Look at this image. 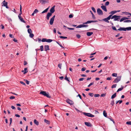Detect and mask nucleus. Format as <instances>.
<instances>
[{"label":"nucleus","instance_id":"43","mask_svg":"<svg viewBox=\"0 0 131 131\" xmlns=\"http://www.w3.org/2000/svg\"><path fill=\"white\" fill-rule=\"evenodd\" d=\"M46 39H47L46 38H43L41 41L42 42H46Z\"/></svg>","mask_w":131,"mask_h":131},{"label":"nucleus","instance_id":"20","mask_svg":"<svg viewBox=\"0 0 131 131\" xmlns=\"http://www.w3.org/2000/svg\"><path fill=\"white\" fill-rule=\"evenodd\" d=\"M18 18L20 20L23 22L24 23H25V21L23 20V18L21 17V16H18Z\"/></svg>","mask_w":131,"mask_h":131},{"label":"nucleus","instance_id":"16","mask_svg":"<svg viewBox=\"0 0 131 131\" xmlns=\"http://www.w3.org/2000/svg\"><path fill=\"white\" fill-rule=\"evenodd\" d=\"M101 8L105 11L106 12L107 11L106 8L105 6L104 5H102L101 7Z\"/></svg>","mask_w":131,"mask_h":131},{"label":"nucleus","instance_id":"50","mask_svg":"<svg viewBox=\"0 0 131 131\" xmlns=\"http://www.w3.org/2000/svg\"><path fill=\"white\" fill-rule=\"evenodd\" d=\"M38 9H35L34 12V13H38Z\"/></svg>","mask_w":131,"mask_h":131},{"label":"nucleus","instance_id":"38","mask_svg":"<svg viewBox=\"0 0 131 131\" xmlns=\"http://www.w3.org/2000/svg\"><path fill=\"white\" fill-rule=\"evenodd\" d=\"M64 79L68 82H70L69 80L68 79V78L67 77V75L64 78Z\"/></svg>","mask_w":131,"mask_h":131},{"label":"nucleus","instance_id":"18","mask_svg":"<svg viewBox=\"0 0 131 131\" xmlns=\"http://www.w3.org/2000/svg\"><path fill=\"white\" fill-rule=\"evenodd\" d=\"M109 20L110 19L108 18L107 17L105 18H103L102 19L103 20L107 23H109V22L108 21V20Z\"/></svg>","mask_w":131,"mask_h":131},{"label":"nucleus","instance_id":"22","mask_svg":"<svg viewBox=\"0 0 131 131\" xmlns=\"http://www.w3.org/2000/svg\"><path fill=\"white\" fill-rule=\"evenodd\" d=\"M50 6H49L48 8L46 9L45 10L43 11L42 12V14H43L44 13L47 12Z\"/></svg>","mask_w":131,"mask_h":131},{"label":"nucleus","instance_id":"47","mask_svg":"<svg viewBox=\"0 0 131 131\" xmlns=\"http://www.w3.org/2000/svg\"><path fill=\"white\" fill-rule=\"evenodd\" d=\"M93 84H94V82H93L91 83H90L88 85V87H89L90 86H91V85H93Z\"/></svg>","mask_w":131,"mask_h":131},{"label":"nucleus","instance_id":"53","mask_svg":"<svg viewBox=\"0 0 131 131\" xmlns=\"http://www.w3.org/2000/svg\"><path fill=\"white\" fill-rule=\"evenodd\" d=\"M113 15H112V14H111V15H110L107 17L110 20V19L111 18V17H112V16Z\"/></svg>","mask_w":131,"mask_h":131},{"label":"nucleus","instance_id":"31","mask_svg":"<svg viewBox=\"0 0 131 131\" xmlns=\"http://www.w3.org/2000/svg\"><path fill=\"white\" fill-rule=\"evenodd\" d=\"M103 114L104 116L105 117H106L107 116V113L106 112V111H104L103 112Z\"/></svg>","mask_w":131,"mask_h":131},{"label":"nucleus","instance_id":"46","mask_svg":"<svg viewBox=\"0 0 131 131\" xmlns=\"http://www.w3.org/2000/svg\"><path fill=\"white\" fill-rule=\"evenodd\" d=\"M15 98V97L13 96H12L9 97V99H14Z\"/></svg>","mask_w":131,"mask_h":131},{"label":"nucleus","instance_id":"15","mask_svg":"<svg viewBox=\"0 0 131 131\" xmlns=\"http://www.w3.org/2000/svg\"><path fill=\"white\" fill-rule=\"evenodd\" d=\"M88 127H91L92 125L90 122H85L84 123Z\"/></svg>","mask_w":131,"mask_h":131},{"label":"nucleus","instance_id":"61","mask_svg":"<svg viewBox=\"0 0 131 131\" xmlns=\"http://www.w3.org/2000/svg\"><path fill=\"white\" fill-rule=\"evenodd\" d=\"M27 64V62L25 61H24V65H25Z\"/></svg>","mask_w":131,"mask_h":131},{"label":"nucleus","instance_id":"12","mask_svg":"<svg viewBox=\"0 0 131 131\" xmlns=\"http://www.w3.org/2000/svg\"><path fill=\"white\" fill-rule=\"evenodd\" d=\"M66 101L67 103L70 105H72L73 104V102L69 99H68Z\"/></svg>","mask_w":131,"mask_h":131},{"label":"nucleus","instance_id":"41","mask_svg":"<svg viewBox=\"0 0 131 131\" xmlns=\"http://www.w3.org/2000/svg\"><path fill=\"white\" fill-rule=\"evenodd\" d=\"M126 124L128 125H131V121L127 122Z\"/></svg>","mask_w":131,"mask_h":131},{"label":"nucleus","instance_id":"60","mask_svg":"<svg viewBox=\"0 0 131 131\" xmlns=\"http://www.w3.org/2000/svg\"><path fill=\"white\" fill-rule=\"evenodd\" d=\"M106 95V94H102L101 95V97H104Z\"/></svg>","mask_w":131,"mask_h":131},{"label":"nucleus","instance_id":"42","mask_svg":"<svg viewBox=\"0 0 131 131\" xmlns=\"http://www.w3.org/2000/svg\"><path fill=\"white\" fill-rule=\"evenodd\" d=\"M91 8L92 10L93 11V12L94 13H95L96 12L95 10L94 7H92Z\"/></svg>","mask_w":131,"mask_h":131},{"label":"nucleus","instance_id":"17","mask_svg":"<svg viewBox=\"0 0 131 131\" xmlns=\"http://www.w3.org/2000/svg\"><path fill=\"white\" fill-rule=\"evenodd\" d=\"M2 6H6V5H7V3L5 1H4L2 3Z\"/></svg>","mask_w":131,"mask_h":131},{"label":"nucleus","instance_id":"6","mask_svg":"<svg viewBox=\"0 0 131 131\" xmlns=\"http://www.w3.org/2000/svg\"><path fill=\"white\" fill-rule=\"evenodd\" d=\"M97 12L98 14L99 15H102L103 14L102 11L99 8L97 9Z\"/></svg>","mask_w":131,"mask_h":131},{"label":"nucleus","instance_id":"37","mask_svg":"<svg viewBox=\"0 0 131 131\" xmlns=\"http://www.w3.org/2000/svg\"><path fill=\"white\" fill-rule=\"evenodd\" d=\"M40 49L41 50V51H42L43 50V46L42 45L40 47Z\"/></svg>","mask_w":131,"mask_h":131},{"label":"nucleus","instance_id":"33","mask_svg":"<svg viewBox=\"0 0 131 131\" xmlns=\"http://www.w3.org/2000/svg\"><path fill=\"white\" fill-rule=\"evenodd\" d=\"M28 33L30 34L32 32V31L30 28H29L28 29Z\"/></svg>","mask_w":131,"mask_h":131},{"label":"nucleus","instance_id":"52","mask_svg":"<svg viewBox=\"0 0 131 131\" xmlns=\"http://www.w3.org/2000/svg\"><path fill=\"white\" fill-rule=\"evenodd\" d=\"M20 82L21 84H22L25 85H26L25 83L23 81H20Z\"/></svg>","mask_w":131,"mask_h":131},{"label":"nucleus","instance_id":"35","mask_svg":"<svg viewBox=\"0 0 131 131\" xmlns=\"http://www.w3.org/2000/svg\"><path fill=\"white\" fill-rule=\"evenodd\" d=\"M59 37L61 38H62V39H67V37L62 36H59Z\"/></svg>","mask_w":131,"mask_h":131},{"label":"nucleus","instance_id":"28","mask_svg":"<svg viewBox=\"0 0 131 131\" xmlns=\"http://www.w3.org/2000/svg\"><path fill=\"white\" fill-rule=\"evenodd\" d=\"M90 12L91 13V14L92 15V17L93 19H95V17L94 16V15L93 14L92 12L91 11H90Z\"/></svg>","mask_w":131,"mask_h":131},{"label":"nucleus","instance_id":"13","mask_svg":"<svg viewBox=\"0 0 131 131\" xmlns=\"http://www.w3.org/2000/svg\"><path fill=\"white\" fill-rule=\"evenodd\" d=\"M120 11V10H118V11H112L110 12L109 14H112V15H113L114 14H115V13H117V12H119Z\"/></svg>","mask_w":131,"mask_h":131},{"label":"nucleus","instance_id":"26","mask_svg":"<svg viewBox=\"0 0 131 131\" xmlns=\"http://www.w3.org/2000/svg\"><path fill=\"white\" fill-rule=\"evenodd\" d=\"M116 93H115L112 95L111 98L112 99H113L114 98H115V97H116Z\"/></svg>","mask_w":131,"mask_h":131},{"label":"nucleus","instance_id":"7","mask_svg":"<svg viewBox=\"0 0 131 131\" xmlns=\"http://www.w3.org/2000/svg\"><path fill=\"white\" fill-rule=\"evenodd\" d=\"M55 17V15H54L50 19V25H52L53 24Z\"/></svg>","mask_w":131,"mask_h":131},{"label":"nucleus","instance_id":"51","mask_svg":"<svg viewBox=\"0 0 131 131\" xmlns=\"http://www.w3.org/2000/svg\"><path fill=\"white\" fill-rule=\"evenodd\" d=\"M100 96L99 94H95L94 95V96L95 97H99Z\"/></svg>","mask_w":131,"mask_h":131},{"label":"nucleus","instance_id":"32","mask_svg":"<svg viewBox=\"0 0 131 131\" xmlns=\"http://www.w3.org/2000/svg\"><path fill=\"white\" fill-rule=\"evenodd\" d=\"M52 41V40L51 39H46V42H51Z\"/></svg>","mask_w":131,"mask_h":131},{"label":"nucleus","instance_id":"40","mask_svg":"<svg viewBox=\"0 0 131 131\" xmlns=\"http://www.w3.org/2000/svg\"><path fill=\"white\" fill-rule=\"evenodd\" d=\"M124 23L126 22H131V20H125L124 21Z\"/></svg>","mask_w":131,"mask_h":131},{"label":"nucleus","instance_id":"25","mask_svg":"<svg viewBox=\"0 0 131 131\" xmlns=\"http://www.w3.org/2000/svg\"><path fill=\"white\" fill-rule=\"evenodd\" d=\"M34 122L35 124L37 125L39 124V122L36 119L34 120Z\"/></svg>","mask_w":131,"mask_h":131},{"label":"nucleus","instance_id":"21","mask_svg":"<svg viewBox=\"0 0 131 131\" xmlns=\"http://www.w3.org/2000/svg\"><path fill=\"white\" fill-rule=\"evenodd\" d=\"M129 19L127 17H124L122 18L121 19H120V22H121L126 19Z\"/></svg>","mask_w":131,"mask_h":131},{"label":"nucleus","instance_id":"44","mask_svg":"<svg viewBox=\"0 0 131 131\" xmlns=\"http://www.w3.org/2000/svg\"><path fill=\"white\" fill-rule=\"evenodd\" d=\"M108 118L111 121H112L114 124H115V121H114V120L112 118H109L108 117Z\"/></svg>","mask_w":131,"mask_h":131},{"label":"nucleus","instance_id":"19","mask_svg":"<svg viewBox=\"0 0 131 131\" xmlns=\"http://www.w3.org/2000/svg\"><path fill=\"white\" fill-rule=\"evenodd\" d=\"M27 69V68H24V70H22L21 72H23L24 74H25L28 72Z\"/></svg>","mask_w":131,"mask_h":131},{"label":"nucleus","instance_id":"36","mask_svg":"<svg viewBox=\"0 0 131 131\" xmlns=\"http://www.w3.org/2000/svg\"><path fill=\"white\" fill-rule=\"evenodd\" d=\"M117 74L116 73H113L112 74V75L113 77H117Z\"/></svg>","mask_w":131,"mask_h":131},{"label":"nucleus","instance_id":"49","mask_svg":"<svg viewBox=\"0 0 131 131\" xmlns=\"http://www.w3.org/2000/svg\"><path fill=\"white\" fill-rule=\"evenodd\" d=\"M61 66L62 64L61 63L59 64L58 65V67L60 69H61Z\"/></svg>","mask_w":131,"mask_h":131},{"label":"nucleus","instance_id":"24","mask_svg":"<svg viewBox=\"0 0 131 131\" xmlns=\"http://www.w3.org/2000/svg\"><path fill=\"white\" fill-rule=\"evenodd\" d=\"M93 33L92 32H88L86 33V35L88 36H90L92 35Z\"/></svg>","mask_w":131,"mask_h":131},{"label":"nucleus","instance_id":"55","mask_svg":"<svg viewBox=\"0 0 131 131\" xmlns=\"http://www.w3.org/2000/svg\"><path fill=\"white\" fill-rule=\"evenodd\" d=\"M76 37L78 38H79L81 37V36L79 34H77L76 35Z\"/></svg>","mask_w":131,"mask_h":131},{"label":"nucleus","instance_id":"59","mask_svg":"<svg viewBox=\"0 0 131 131\" xmlns=\"http://www.w3.org/2000/svg\"><path fill=\"white\" fill-rule=\"evenodd\" d=\"M114 104V101L113 100L112 102H111V104L113 106Z\"/></svg>","mask_w":131,"mask_h":131},{"label":"nucleus","instance_id":"1","mask_svg":"<svg viewBox=\"0 0 131 131\" xmlns=\"http://www.w3.org/2000/svg\"><path fill=\"white\" fill-rule=\"evenodd\" d=\"M121 16H117L116 15H114L111 17V19H114L113 20L114 21H119L120 18Z\"/></svg>","mask_w":131,"mask_h":131},{"label":"nucleus","instance_id":"4","mask_svg":"<svg viewBox=\"0 0 131 131\" xmlns=\"http://www.w3.org/2000/svg\"><path fill=\"white\" fill-rule=\"evenodd\" d=\"M121 77L122 76L117 77V78L114 80V81H113V82L114 83H118L119 81L121 80Z\"/></svg>","mask_w":131,"mask_h":131},{"label":"nucleus","instance_id":"57","mask_svg":"<svg viewBox=\"0 0 131 131\" xmlns=\"http://www.w3.org/2000/svg\"><path fill=\"white\" fill-rule=\"evenodd\" d=\"M10 119V123L9 124V125H10L11 123L12 122V118H10L9 119Z\"/></svg>","mask_w":131,"mask_h":131},{"label":"nucleus","instance_id":"56","mask_svg":"<svg viewBox=\"0 0 131 131\" xmlns=\"http://www.w3.org/2000/svg\"><path fill=\"white\" fill-rule=\"evenodd\" d=\"M86 70V68L85 67L81 69V71H85Z\"/></svg>","mask_w":131,"mask_h":131},{"label":"nucleus","instance_id":"39","mask_svg":"<svg viewBox=\"0 0 131 131\" xmlns=\"http://www.w3.org/2000/svg\"><path fill=\"white\" fill-rule=\"evenodd\" d=\"M89 95L91 97H93V96L94 94L93 93H89Z\"/></svg>","mask_w":131,"mask_h":131},{"label":"nucleus","instance_id":"8","mask_svg":"<svg viewBox=\"0 0 131 131\" xmlns=\"http://www.w3.org/2000/svg\"><path fill=\"white\" fill-rule=\"evenodd\" d=\"M88 26V25L82 24L79 25L76 27L77 28H81L82 27H86Z\"/></svg>","mask_w":131,"mask_h":131},{"label":"nucleus","instance_id":"63","mask_svg":"<svg viewBox=\"0 0 131 131\" xmlns=\"http://www.w3.org/2000/svg\"><path fill=\"white\" fill-rule=\"evenodd\" d=\"M73 17V15L72 14H70L69 15V18H72Z\"/></svg>","mask_w":131,"mask_h":131},{"label":"nucleus","instance_id":"11","mask_svg":"<svg viewBox=\"0 0 131 131\" xmlns=\"http://www.w3.org/2000/svg\"><path fill=\"white\" fill-rule=\"evenodd\" d=\"M45 50L47 51L49 50V46L48 45H45L44 46Z\"/></svg>","mask_w":131,"mask_h":131},{"label":"nucleus","instance_id":"64","mask_svg":"<svg viewBox=\"0 0 131 131\" xmlns=\"http://www.w3.org/2000/svg\"><path fill=\"white\" fill-rule=\"evenodd\" d=\"M26 83L27 84H29V81L27 80H26Z\"/></svg>","mask_w":131,"mask_h":131},{"label":"nucleus","instance_id":"23","mask_svg":"<svg viewBox=\"0 0 131 131\" xmlns=\"http://www.w3.org/2000/svg\"><path fill=\"white\" fill-rule=\"evenodd\" d=\"M20 13L19 14L18 16H21L20 15L22 14V7L21 6V5H20Z\"/></svg>","mask_w":131,"mask_h":131},{"label":"nucleus","instance_id":"45","mask_svg":"<svg viewBox=\"0 0 131 131\" xmlns=\"http://www.w3.org/2000/svg\"><path fill=\"white\" fill-rule=\"evenodd\" d=\"M116 85H117L116 84H115L113 85L112 86V87H111L112 88H115L116 87Z\"/></svg>","mask_w":131,"mask_h":131},{"label":"nucleus","instance_id":"54","mask_svg":"<svg viewBox=\"0 0 131 131\" xmlns=\"http://www.w3.org/2000/svg\"><path fill=\"white\" fill-rule=\"evenodd\" d=\"M112 29L113 30H117V29H116V28L115 27L113 26L112 27Z\"/></svg>","mask_w":131,"mask_h":131},{"label":"nucleus","instance_id":"27","mask_svg":"<svg viewBox=\"0 0 131 131\" xmlns=\"http://www.w3.org/2000/svg\"><path fill=\"white\" fill-rule=\"evenodd\" d=\"M121 87L118 89L117 90V92H118L122 90L123 88V86H121Z\"/></svg>","mask_w":131,"mask_h":131},{"label":"nucleus","instance_id":"9","mask_svg":"<svg viewBox=\"0 0 131 131\" xmlns=\"http://www.w3.org/2000/svg\"><path fill=\"white\" fill-rule=\"evenodd\" d=\"M97 20H88L83 24H88L91 23L97 22Z\"/></svg>","mask_w":131,"mask_h":131},{"label":"nucleus","instance_id":"3","mask_svg":"<svg viewBox=\"0 0 131 131\" xmlns=\"http://www.w3.org/2000/svg\"><path fill=\"white\" fill-rule=\"evenodd\" d=\"M40 94H42L44 96H46L48 98H50V97L49 95V93L48 92L46 93L45 91H41L40 92Z\"/></svg>","mask_w":131,"mask_h":131},{"label":"nucleus","instance_id":"14","mask_svg":"<svg viewBox=\"0 0 131 131\" xmlns=\"http://www.w3.org/2000/svg\"><path fill=\"white\" fill-rule=\"evenodd\" d=\"M52 14L50 13H48L47 15L46 18L48 20H49L50 17L52 15Z\"/></svg>","mask_w":131,"mask_h":131},{"label":"nucleus","instance_id":"5","mask_svg":"<svg viewBox=\"0 0 131 131\" xmlns=\"http://www.w3.org/2000/svg\"><path fill=\"white\" fill-rule=\"evenodd\" d=\"M83 114L84 115L88 116L89 117H93L94 116L90 113H88L85 112H84Z\"/></svg>","mask_w":131,"mask_h":131},{"label":"nucleus","instance_id":"10","mask_svg":"<svg viewBox=\"0 0 131 131\" xmlns=\"http://www.w3.org/2000/svg\"><path fill=\"white\" fill-rule=\"evenodd\" d=\"M55 7V6H53L50 9V13L52 14L55 11L54 8Z\"/></svg>","mask_w":131,"mask_h":131},{"label":"nucleus","instance_id":"34","mask_svg":"<svg viewBox=\"0 0 131 131\" xmlns=\"http://www.w3.org/2000/svg\"><path fill=\"white\" fill-rule=\"evenodd\" d=\"M34 36V34H33L32 33H30L29 34V37L31 38H33Z\"/></svg>","mask_w":131,"mask_h":131},{"label":"nucleus","instance_id":"29","mask_svg":"<svg viewBox=\"0 0 131 131\" xmlns=\"http://www.w3.org/2000/svg\"><path fill=\"white\" fill-rule=\"evenodd\" d=\"M44 122L45 123H46L47 124H49L50 122L47 120L46 119H44Z\"/></svg>","mask_w":131,"mask_h":131},{"label":"nucleus","instance_id":"62","mask_svg":"<svg viewBox=\"0 0 131 131\" xmlns=\"http://www.w3.org/2000/svg\"><path fill=\"white\" fill-rule=\"evenodd\" d=\"M84 79V78H80L79 79V81H82Z\"/></svg>","mask_w":131,"mask_h":131},{"label":"nucleus","instance_id":"2","mask_svg":"<svg viewBox=\"0 0 131 131\" xmlns=\"http://www.w3.org/2000/svg\"><path fill=\"white\" fill-rule=\"evenodd\" d=\"M131 30V27H129L126 28L120 27L119 29H117V30L119 31H126L127 30Z\"/></svg>","mask_w":131,"mask_h":131},{"label":"nucleus","instance_id":"30","mask_svg":"<svg viewBox=\"0 0 131 131\" xmlns=\"http://www.w3.org/2000/svg\"><path fill=\"white\" fill-rule=\"evenodd\" d=\"M41 3L42 4L45 3L46 2V1L45 0H39Z\"/></svg>","mask_w":131,"mask_h":131},{"label":"nucleus","instance_id":"48","mask_svg":"<svg viewBox=\"0 0 131 131\" xmlns=\"http://www.w3.org/2000/svg\"><path fill=\"white\" fill-rule=\"evenodd\" d=\"M109 4V2L108 1H107L105 3V6H107V5H108Z\"/></svg>","mask_w":131,"mask_h":131},{"label":"nucleus","instance_id":"58","mask_svg":"<svg viewBox=\"0 0 131 131\" xmlns=\"http://www.w3.org/2000/svg\"><path fill=\"white\" fill-rule=\"evenodd\" d=\"M0 27H1L2 29H3L4 28V26L2 24L1 25Z\"/></svg>","mask_w":131,"mask_h":131}]
</instances>
